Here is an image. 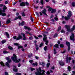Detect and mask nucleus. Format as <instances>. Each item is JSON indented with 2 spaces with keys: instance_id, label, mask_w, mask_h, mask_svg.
<instances>
[{
  "instance_id": "1",
  "label": "nucleus",
  "mask_w": 75,
  "mask_h": 75,
  "mask_svg": "<svg viewBox=\"0 0 75 75\" xmlns=\"http://www.w3.org/2000/svg\"><path fill=\"white\" fill-rule=\"evenodd\" d=\"M65 27L67 28V31L68 32H71V33H72L75 29V25L73 26L72 28L71 29H70L71 26L70 25H65Z\"/></svg>"
},
{
  "instance_id": "2",
  "label": "nucleus",
  "mask_w": 75,
  "mask_h": 75,
  "mask_svg": "<svg viewBox=\"0 0 75 75\" xmlns=\"http://www.w3.org/2000/svg\"><path fill=\"white\" fill-rule=\"evenodd\" d=\"M68 15H67V17L65 16L64 19L67 21H68L69 19L71 18V17L72 16V12L71 11H69L68 12Z\"/></svg>"
},
{
  "instance_id": "3",
  "label": "nucleus",
  "mask_w": 75,
  "mask_h": 75,
  "mask_svg": "<svg viewBox=\"0 0 75 75\" xmlns=\"http://www.w3.org/2000/svg\"><path fill=\"white\" fill-rule=\"evenodd\" d=\"M13 57H11V59L13 60V62H16V63H18L20 62L17 59V56L15 54H13Z\"/></svg>"
},
{
  "instance_id": "4",
  "label": "nucleus",
  "mask_w": 75,
  "mask_h": 75,
  "mask_svg": "<svg viewBox=\"0 0 75 75\" xmlns=\"http://www.w3.org/2000/svg\"><path fill=\"white\" fill-rule=\"evenodd\" d=\"M70 39L71 40L73 41V42H75V35H74V34L71 33V35L70 36Z\"/></svg>"
},
{
  "instance_id": "5",
  "label": "nucleus",
  "mask_w": 75,
  "mask_h": 75,
  "mask_svg": "<svg viewBox=\"0 0 75 75\" xmlns=\"http://www.w3.org/2000/svg\"><path fill=\"white\" fill-rule=\"evenodd\" d=\"M11 59H9L8 60V62H6V65L7 67H8V68H10V65L9 64L11 62ZM9 63V64H8Z\"/></svg>"
},
{
  "instance_id": "6",
  "label": "nucleus",
  "mask_w": 75,
  "mask_h": 75,
  "mask_svg": "<svg viewBox=\"0 0 75 75\" xmlns=\"http://www.w3.org/2000/svg\"><path fill=\"white\" fill-rule=\"evenodd\" d=\"M14 45H16V46H18V49H20V48H23V47L21 45H20V44H18V43H15L14 44Z\"/></svg>"
},
{
  "instance_id": "7",
  "label": "nucleus",
  "mask_w": 75,
  "mask_h": 75,
  "mask_svg": "<svg viewBox=\"0 0 75 75\" xmlns=\"http://www.w3.org/2000/svg\"><path fill=\"white\" fill-rule=\"evenodd\" d=\"M66 44L68 46V51H70V49H71V47H70V43L69 42H66Z\"/></svg>"
},
{
  "instance_id": "8",
  "label": "nucleus",
  "mask_w": 75,
  "mask_h": 75,
  "mask_svg": "<svg viewBox=\"0 0 75 75\" xmlns=\"http://www.w3.org/2000/svg\"><path fill=\"white\" fill-rule=\"evenodd\" d=\"M42 34L43 35L44 37V38L43 39V41H45L47 40V35L44 34V33H42Z\"/></svg>"
},
{
  "instance_id": "9",
  "label": "nucleus",
  "mask_w": 75,
  "mask_h": 75,
  "mask_svg": "<svg viewBox=\"0 0 75 75\" xmlns=\"http://www.w3.org/2000/svg\"><path fill=\"white\" fill-rule=\"evenodd\" d=\"M25 22L24 21H23L21 22H19L18 23V25L19 26H24V24H25Z\"/></svg>"
},
{
  "instance_id": "10",
  "label": "nucleus",
  "mask_w": 75,
  "mask_h": 75,
  "mask_svg": "<svg viewBox=\"0 0 75 75\" xmlns=\"http://www.w3.org/2000/svg\"><path fill=\"white\" fill-rule=\"evenodd\" d=\"M43 10H44L42 11V13H43V14H44V15H45V16H47V14L46 13V12H47V10L45 8H44Z\"/></svg>"
},
{
  "instance_id": "11",
  "label": "nucleus",
  "mask_w": 75,
  "mask_h": 75,
  "mask_svg": "<svg viewBox=\"0 0 75 75\" xmlns=\"http://www.w3.org/2000/svg\"><path fill=\"white\" fill-rule=\"evenodd\" d=\"M18 19H20V20H22V18H21V16H19L18 17H16L15 18L13 21H15V20H17Z\"/></svg>"
},
{
  "instance_id": "12",
  "label": "nucleus",
  "mask_w": 75,
  "mask_h": 75,
  "mask_svg": "<svg viewBox=\"0 0 75 75\" xmlns=\"http://www.w3.org/2000/svg\"><path fill=\"white\" fill-rule=\"evenodd\" d=\"M72 59V58L71 57H68V56H67L66 57V62L67 63H68L69 62V61H71V60Z\"/></svg>"
},
{
  "instance_id": "13",
  "label": "nucleus",
  "mask_w": 75,
  "mask_h": 75,
  "mask_svg": "<svg viewBox=\"0 0 75 75\" xmlns=\"http://www.w3.org/2000/svg\"><path fill=\"white\" fill-rule=\"evenodd\" d=\"M1 8H0V16H6V13H2L1 12Z\"/></svg>"
},
{
  "instance_id": "14",
  "label": "nucleus",
  "mask_w": 75,
  "mask_h": 75,
  "mask_svg": "<svg viewBox=\"0 0 75 75\" xmlns=\"http://www.w3.org/2000/svg\"><path fill=\"white\" fill-rule=\"evenodd\" d=\"M23 38V37L20 34L18 35V37L17 38L16 40H21L22 38Z\"/></svg>"
},
{
  "instance_id": "15",
  "label": "nucleus",
  "mask_w": 75,
  "mask_h": 75,
  "mask_svg": "<svg viewBox=\"0 0 75 75\" xmlns=\"http://www.w3.org/2000/svg\"><path fill=\"white\" fill-rule=\"evenodd\" d=\"M20 6L21 7H24L25 6V2H23L21 3L20 4Z\"/></svg>"
},
{
  "instance_id": "16",
  "label": "nucleus",
  "mask_w": 75,
  "mask_h": 75,
  "mask_svg": "<svg viewBox=\"0 0 75 75\" xmlns=\"http://www.w3.org/2000/svg\"><path fill=\"white\" fill-rule=\"evenodd\" d=\"M24 29H26V30H28V31H30L31 30V29L30 27H28L26 26H24Z\"/></svg>"
},
{
  "instance_id": "17",
  "label": "nucleus",
  "mask_w": 75,
  "mask_h": 75,
  "mask_svg": "<svg viewBox=\"0 0 75 75\" xmlns=\"http://www.w3.org/2000/svg\"><path fill=\"white\" fill-rule=\"evenodd\" d=\"M7 8L6 6L5 5H4L2 12L3 13L5 12V10H7Z\"/></svg>"
},
{
  "instance_id": "18",
  "label": "nucleus",
  "mask_w": 75,
  "mask_h": 75,
  "mask_svg": "<svg viewBox=\"0 0 75 75\" xmlns=\"http://www.w3.org/2000/svg\"><path fill=\"white\" fill-rule=\"evenodd\" d=\"M41 72L39 71L38 70H37V71L35 72V74L36 75H40Z\"/></svg>"
},
{
  "instance_id": "19",
  "label": "nucleus",
  "mask_w": 75,
  "mask_h": 75,
  "mask_svg": "<svg viewBox=\"0 0 75 75\" xmlns=\"http://www.w3.org/2000/svg\"><path fill=\"white\" fill-rule=\"evenodd\" d=\"M59 64L61 66H64L65 65V63L63 62L60 61L59 62Z\"/></svg>"
},
{
  "instance_id": "20",
  "label": "nucleus",
  "mask_w": 75,
  "mask_h": 75,
  "mask_svg": "<svg viewBox=\"0 0 75 75\" xmlns=\"http://www.w3.org/2000/svg\"><path fill=\"white\" fill-rule=\"evenodd\" d=\"M10 20H11V18H9L7 20V21H6V24H10V23H11Z\"/></svg>"
},
{
  "instance_id": "21",
  "label": "nucleus",
  "mask_w": 75,
  "mask_h": 75,
  "mask_svg": "<svg viewBox=\"0 0 75 75\" xmlns=\"http://www.w3.org/2000/svg\"><path fill=\"white\" fill-rule=\"evenodd\" d=\"M56 9H52V10L51 11V13H56Z\"/></svg>"
},
{
  "instance_id": "22",
  "label": "nucleus",
  "mask_w": 75,
  "mask_h": 75,
  "mask_svg": "<svg viewBox=\"0 0 75 75\" xmlns=\"http://www.w3.org/2000/svg\"><path fill=\"white\" fill-rule=\"evenodd\" d=\"M5 34L6 35V37H7V38H10V35H9V34H8V33L7 32H5Z\"/></svg>"
},
{
  "instance_id": "23",
  "label": "nucleus",
  "mask_w": 75,
  "mask_h": 75,
  "mask_svg": "<svg viewBox=\"0 0 75 75\" xmlns=\"http://www.w3.org/2000/svg\"><path fill=\"white\" fill-rule=\"evenodd\" d=\"M58 33H56L55 34H54L53 37L54 38H55V37H57L58 36Z\"/></svg>"
},
{
  "instance_id": "24",
  "label": "nucleus",
  "mask_w": 75,
  "mask_h": 75,
  "mask_svg": "<svg viewBox=\"0 0 75 75\" xmlns=\"http://www.w3.org/2000/svg\"><path fill=\"white\" fill-rule=\"evenodd\" d=\"M8 48L10 50H13V48L11 46H8Z\"/></svg>"
},
{
  "instance_id": "25",
  "label": "nucleus",
  "mask_w": 75,
  "mask_h": 75,
  "mask_svg": "<svg viewBox=\"0 0 75 75\" xmlns=\"http://www.w3.org/2000/svg\"><path fill=\"white\" fill-rule=\"evenodd\" d=\"M33 67H35V66H37L38 65V63H37V62H36L35 63H33Z\"/></svg>"
},
{
  "instance_id": "26",
  "label": "nucleus",
  "mask_w": 75,
  "mask_h": 75,
  "mask_svg": "<svg viewBox=\"0 0 75 75\" xmlns=\"http://www.w3.org/2000/svg\"><path fill=\"white\" fill-rule=\"evenodd\" d=\"M71 5L73 7H75V2H72Z\"/></svg>"
},
{
  "instance_id": "27",
  "label": "nucleus",
  "mask_w": 75,
  "mask_h": 75,
  "mask_svg": "<svg viewBox=\"0 0 75 75\" xmlns=\"http://www.w3.org/2000/svg\"><path fill=\"white\" fill-rule=\"evenodd\" d=\"M59 46L60 48H64V45L62 44H60Z\"/></svg>"
},
{
  "instance_id": "28",
  "label": "nucleus",
  "mask_w": 75,
  "mask_h": 75,
  "mask_svg": "<svg viewBox=\"0 0 75 75\" xmlns=\"http://www.w3.org/2000/svg\"><path fill=\"white\" fill-rule=\"evenodd\" d=\"M54 47L55 48H59V45H58V44H56L55 45H54Z\"/></svg>"
},
{
  "instance_id": "29",
  "label": "nucleus",
  "mask_w": 75,
  "mask_h": 75,
  "mask_svg": "<svg viewBox=\"0 0 75 75\" xmlns=\"http://www.w3.org/2000/svg\"><path fill=\"white\" fill-rule=\"evenodd\" d=\"M0 64H1V66H3V67H4L5 66L4 64V63H3V62H0Z\"/></svg>"
},
{
  "instance_id": "30",
  "label": "nucleus",
  "mask_w": 75,
  "mask_h": 75,
  "mask_svg": "<svg viewBox=\"0 0 75 75\" xmlns=\"http://www.w3.org/2000/svg\"><path fill=\"white\" fill-rule=\"evenodd\" d=\"M44 50L45 51H46L47 50V46H45V47H44Z\"/></svg>"
},
{
  "instance_id": "31",
  "label": "nucleus",
  "mask_w": 75,
  "mask_h": 75,
  "mask_svg": "<svg viewBox=\"0 0 75 75\" xmlns=\"http://www.w3.org/2000/svg\"><path fill=\"white\" fill-rule=\"evenodd\" d=\"M33 53H30V55H28V58H31V57H33Z\"/></svg>"
},
{
  "instance_id": "32",
  "label": "nucleus",
  "mask_w": 75,
  "mask_h": 75,
  "mask_svg": "<svg viewBox=\"0 0 75 75\" xmlns=\"http://www.w3.org/2000/svg\"><path fill=\"white\" fill-rule=\"evenodd\" d=\"M68 69L69 71H71V67L69 66L68 67Z\"/></svg>"
},
{
  "instance_id": "33",
  "label": "nucleus",
  "mask_w": 75,
  "mask_h": 75,
  "mask_svg": "<svg viewBox=\"0 0 75 75\" xmlns=\"http://www.w3.org/2000/svg\"><path fill=\"white\" fill-rule=\"evenodd\" d=\"M6 40H3L1 41V42L3 44H4V43H6Z\"/></svg>"
},
{
  "instance_id": "34",
  "label": "nucleus",
  "mask_w": 75,
  "mask_h": 75,
  "mask_svg": "<svg viewBox=\"0 0 75 75\" xmlns=\"http://www.w3.org/2000/svg\"><path fill=\"white\" fill-rule=\"evenodd\" d=\"M36 13V15H37V16H38V17H40V15L38 13V12H35Z\"/></svg>"
},
{
  "instance_id": "35",
  "label": "nucleus",
  "mask_w": 75,
  "mask_h": 75,
  "mask_svg": "<svg viewBox=\"0 0 75 75\" xmlns=\"http://www.w3.org/2000/svg\"><path fill=\"white\" fill-rule=\"evenodd\" d=\"M21 15L22 17H25V14L24 13V12H23L21 13Z\"/></svg>"
},
{
  "instance_id": "36",
  "label": "nucleus",
  "mask_w": 75,
  "mask_h": 75,
  "mask_svg": "<svg viewBox=\"0 0 75 75\" xmlns=\"http://www.w3.org/2000/svg\"><path fill=\"white\" fill-rule=\"evenodd\" d=\"M61 27L59 26L58 27V29H57L58 32V31H60V30H61Z\"/></svg>"
},
{
  "instance_id": "37",
  "label": "nucleus",
  "mask_w": 75,
  "mask_h": 75,
  "mask_svg": "<svg viewBox=\"0 0 75 75\" xmlns=\"http://www.w3.org/2000/svg\"><path fill=\"white\" fill-rule=\"evenodd\" d=\"M52 10V8L50 7L48 9V11H51Z\"/></svg>"
},
{
  "instance_id": "38",
  "label": "nucleus",
  "mask_w": 75,
  "mask_h": 75,
  "mask_svg": "<svg viewBox=\"0 0 75 75\" xmlns=\"http://www.w3.org/2000/svg\"><path fill=\"white\" fill-rule=\"evenodd\" d=\"M41 65H42V67L44 68L45 66V63H44V62H42Z\"/></svg>"
},
{
  "instance_id": "39",
  "label": "nucleus",
  "mask_w": 75,
  "mask_h": 75,
  "mask_svg": "<svg viewBox=\"0 0 75 75\" xmlns=\"http://www.w3.org/2000/svg\"><path fill=\"white\" fill-rule=\"evenodd\" d=\"M54 54H57V52H56V49L55 48L54 49Z\"/></svg>"
},
{
  "instance_id": "40",
  "label": "nucleus",
  "mask_w": 75,
  "mask_h": 75,
  "mask_svg": "<svg viewBox=\"0 0 75 75\" xmlns=\"http://www.w3.org/2000/svg\"><path fill=\"white\" fill-rule=\"evenodd\" d=\"M3 53H4V54H8L9 52L6 51H3Z\"/></svg>"
},
{
  "instance_id": "41",
  "label": "nucleus",
  "mask_w": 75,
  "mask_h": 75,
  "mask_svg": "<svg viewBox=\"0 0 75 75\" xmlns=\"http://www.w3.org/2000/svg\"><path fill=\"white\" fill-rule=\"evenodd\" d=\"M26 34H29V35H32V34L30 33L27 31H26Z\"/></svg>"
},
{
  "instance_id": "42",
  "label": "nucleus",
  "mask_w": 75,
  "mask_h": 75,
  "mask_svg": "<svg viewBox=\"0 0 75 75\" xmlns=\"http://www.w3.org/2000/svg\"><path fill=\"white\" fill-rule=\"evenodd\" d=\"M43 45H44V43L41 42V44H40V47H42V46H43Z\"/></svg>"
},
{
  "instance_id": "43",
  "label": "nucleus",
  "mask_w": 75,
  "mask_h": 75,
  "mask_svg": "<svg viewBox=\"0 0 75 75\" xmlns=\"http://www.w3.org/2000/svg\"><path fill=\"white\" fill-rule=\"evenodd\" d=\"M45 42V44L47 45H48V40H46L45 41H44Z\"/></svg>"
},
{
  "instance_id": "44",
  "label": "nucleus",
  "mask_w": 75,
  "mask_h": 75,
  "mask_svg": "<svg viewBox=\"0 0 75 75\" xmlns=\"http://www.w3.org/2000/svg\"><path fill=\"white\" fill-rule=\"evenodd\" d=\"M13 70L14 72H17L18 70L17 69L14 68L13 69Z\"/></svg>"
},
{
  "instance_id": "45",
  "label": "nucleus",
  "mask_w": 75,
  "mask_h": 75,
  "mask_svg": "<svg viewBox=\"0 0 75 75\" xmlns=\"http://www.w3.org/2000/svg\"><path fill=\"white\" fill-rule=\"evenodd\" d=\"M61 32L62 33H65V31L63 29H62L61 30Z\"/></svg>"
},
{
  "instance_id": "46",
  "label": "nucleus",
  "mask_w": 75,
  "mask_h": 75,
  "mask_svg": "<svg viewBox=\"0 0 75 75\" xmlns=\"http://www.w3.org/2000/svg\"><path fill=\"white\" fill-rule=\"evenodd\" d=\"M50 63H47V68H49V67H50Z\"/></svg>"
},
{
  "instance_id": "47",
  "label": "nucleus",
  "mask_w": 75,
  "mask_h": 75,
  "mask_svg": "<svg viewBox=\"0 0 75 75\" xmlns=\"http://www.w3.org/2000/svg\"><path fill=\"white\" fill-rule=\"evenodd\" d=\"M50 58H51V55L49 54L48 56V59H50Z\"/></svg>"
},
{
  "instance_id": "48",
  "label": "nucleus",
  "mask_w": 75,
  "mask_h": 75,
  "mask_svg": "<svg viewBox=\"0 0 75 75\" xmlns=\"http://www.w3.org/2000/svg\"><path fill=\"white\" fill-rule=\"evenodd\" d=\"M30 20L32 22H34V21H33V17H30Z\"/></svg>"
},
{
  "instance_id": "49",
  "label": "nucleus",
  "mask_w": 75,
  "mask_h": 75,
  "mask_svg": "<svg viewBox=\"0 0 75 75\" xmlns=\"http://www.w3.org/2000/svg\"><path fill=\"white\" fill-rule=\"evenodd\" d=\"M39 72H42V70H41V68L40 67H39Z\"/></svg>"
},
{
  "instance_id": "50",
  "label": "nucleus",
  "mask_w": 75,
  "mask_h": 75,
  "mask_svg": "<svg viewBox=\"0 0 75 75\" xmlns=\"http://www.w3.org/2000/svg\"><path fill=\"white\" fill-rule=\"evenodd\" d=\"M30 70L31 71H33L35 70V69L32 68H30Z\"/></svg>"
},
{
  "instance_id": "51",
  "label": "nucleus",
  "mask_w": 75,
  "mask_h": 75,
  "mask_svg": "<svg viewBox=\"0 0 75 75\" xmlns=\"http://www.w3.org/2000/svg\"><path fill=\"white\" fill-rule=\"evenodd\" d=\"M41 3L42 4V5H44V2L43 1V0H41Z\"/></svg>"
},
{
  "instance_id": "52",
  "label": "nucleus",
  "mask_w": 75,
  "mask_h": 75,
  "mask_svg": "<svg viewBox=\"0 0 75 75\" xmlns=\"http://www.w3.org/2000/svg\"><path fill=\"white\" fill-rule=\"evenodd\" d=\"M54 19L55 20V21H58V18L57 17H55L54 18Z\"/></svg>"
},
{
  "instance_id": "53",
  "label": "nucleus",
  "mask_w": 75,
  "mask_h": 75,
  "mask_svg": "<svg viewBox=\"0 0 75 75\" xmlns=\"http://www.w3.org/2000/svg\"><path fill=\"white\" fill-rule=\"evenodd\" d=\"M13 38L14 40H17V38L16 36H13Z\"/></svg>"
},
{
  "instance_id": "54",
  "label": "nucleus",
  "mask_w": 75,
  "mask_h": 75,
  "mask_svg": "<svg viewBox=\"0 0 75 75\" xmlns=\"http://www.w3.org/2000/svg\"><path fill=\"white\" fill-rule=\"evenodd\" d=\"M29 40H33V37H32V36L29 37Z\"/></svg>"
},
{
  "instance_id": "55",
  "label": "nucleus",
  "mask_w": 75,
  "mask_h": 75,
  "mask_svg": "<svg viewBox=\"0 0 75 75\" xmlns=\"http://www.w3.org/2000/svg\"><path fill=\"white\" fill-rule=\"evenodd\" d=\"M53 17H54V15H53V14L51 15L50 16V19H51V18H53Z\"/></svg>"
},
{
  "instance_id": "56",
  "label": "nucleus",
  "mask_w": 75,
  "mask_h": 75,
  "mask_svg": "<svg viewBox=\"0 0 75 75\" xmlns=\"http://www.w3.org/2000/svg\"><path fill=\"white\" fill-rule=\"evenodd\" d=\"M19 15H20V13H19L17 12L16 13V16H19Z\"/></svg>"
},
{
  "instance_id": "57",
  "label": "nucleus",
  "mask_w": 75,
  "mask_h": 75,
  "mask_svg": "<svg viewBox=\"0 0 75 75\" xmlns=\"http://www.w3.org/2000/svg\"><path fill=\"white\" fill-rule=\"evenodd\" d=\"M25 4H26L27 6L29 5V3H28V2L27 1H26L25 2Z\"/></svg>"
},
{
  "instance_id": "58",
  "label": "nucleus",
  "mask_w": 75,
  "mask_h": 75,
  "mask_svg": "<svg viewBox=\"0 0 75 75\" xmlns=\"http://www.w3.org/2000/svg\"><path fill=\"white\" fill-rule=\"evenodd\" d=\"M46 74L47 75H50V72L49 71H47V72Z\"/></svg>"
},
{
  "instance_id": "59",
  "label": "nucleus",
  "mask_w": 75,
  "mask_h": 75,
  "mask_svg": "<svg viewBox=\"0 0 75 75\" xmlns=\"http://www.w3.org/2000/svg\"><path fill=\"white\" fill-rule=\"evenodd\" d=\"M29 62H30V63L32 64L33 63V60H30L29 61Z\"/></svg>"
},
{
  "instance_id": "60",
  "label": "nucleus",
  "mask_w": 75,
  "mask_h": 75,
  "mask_svg": "<svg viewBox=\"0 0 75 75\" xmlns=\"http://www.w3.org/2000/svg\"><path fill=\"white\" fill-rule=\"evenodd\" d=\"M16 75H21V74L20 73H16Z\"/></svg>"
},
{
  "instance_id": "61",
  "label": "nucleus",
  "mask_w": 75,
  "mask_h": 75,
  "mask_svg": "<svg viewBox=\"0 0 75 75\" xmlns=\"http://www.w3.org/2000/svg\"><path fill=\"white\" fill-rule=\"evenodd\" d=\"M34 37L36 39H37V40H38V39H39V38H38L35 36Z\"/></svg>"
},
{
  "instance_id": "62",
  "label": "nucleus",
  "mask_w": 75,
  "mask_h": 75,
  "mask_svg": "<svg viewBox=\"0 0 75 75\" xmlns=\"http://www.w3.org/2000/svg\"><path fill=\"white\" fill-rule=\"evenodd\" d=\"M33 42L35 44H37V41L36 40H34Z\"/></svg>"
},
{
  "instance_id": "63",
  "label": "nucleus",
  "mask_w": 75,
  "mask_h": 75,
  "mask_svg": "<svg viewBox=\"0 0 75 75\" xmlns=\"http://www.w3.org/2000/svg\"><path fill=\"white\" fill-rule=\"evenodd\" d=\"M72 63H73V64H75V60H72Z\"/></svg>"
},
{
  "instance_id": "64",
  "label": "nucleus",
  "mask_w": 75,
  "mask_h": 75,
  "mask_svg": "<svg viewBox=\"0 0 75 75\" xmlns=\"http://www.w3.org/2000/svg\"><path fill=\"white\" fill-rule=\"evenodd\" d=\"M5 75H8V72L7 71H6L5 72Z\"/></svg>"
}]
</instances>
